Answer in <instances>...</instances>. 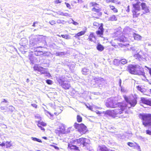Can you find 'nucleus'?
I'll use <instances>...</instances> for the list:
<instances>
[{
    "mask_svg": "<svg viewBox=\"0 0 151 151\" xmlns=\"http://www.w3.org/2000/svg\"><path fill=\"white\" fill-rule=\"evenodd\" d=\"M124 98L127 103H121V105L117 106V109L113 110L114 118L118 116L117 115L122 113L124 110L134 107L137 103V101L135 99L129 100L125 96H124Z\"/></svg>",
    "mask_w": 151,
    "mask_h": 151,
    "instance_id": "nucleus-1",
    "label": "nucleus"
},
{
    "mask_svg": "<svg viewBox=\"0 0 151 151\" xmlns=\"http://www.w3.org/2000/svg\"><path fill=\"white\" fill-rule=\"evenodd\" d=\"M140 5L141 6L142 10L144 11L143 14H145L150 12L149 7L147 6L145 3H141L139 2H137L136 3L133 4L134 9L132 12L134 17H137L140 15L141 10Z\"/></svg>",
    "mask_w": 151,
    "mask_h": 151,
    "instance_id": "nucleus-2",
    "label": "nucleus"
},
{
    "mask_svg": "<svg viewBox=\"0 0 151 151\" xmlns=\"http://www.w3.org/2000/svg\"><path fill=\"white\" fill-rule=\"evenodd\" d=\"M128 70L129 72L132 74L145 76V73L143 69L138 65H129L128 66Z\"/></svg>",
    "mask_w": 151,
    "mask_h": 151,
    "instance_id": "nucleus-3",
    "label": "nucleus"
},
{
    "mask_svg": "<svg viewBox=\"0 0 151 151\" xmlns=\"http://www.w3.org/2000/svg\"><path fill=\"white\" fill-rule=\"evenodd\" d=\"M139 116L142 120V124L145 127L151 126V114H141Z\"/></svg>",
    "mask_w": 151,
    "mask_h": 151,
    "instance_id": "nucleus-4",
    "label": "nucleus"
},
{
    "mask_svg": "<svg viewBox=\"0 0 151 151\" xmlns=\"http://www.w3.org/2000/svg\"><path fill=\"white\" fill-rule=\"evenodd\" d=\"M93 80L95 83L93 84V85L100 88L102 87L106 83V81L101 77H98L94 78Z\"/></svg>",
    "mask_w": 151,
    "mask_h": 151,
    "instance_id": "nucleus-5",
    "label": "nucleus"
},
{
    "mask_svg": "<svg viewBox=\"0 0 151 151\" xmlns=\"http://www.w3.org/2000/svg\"><path fill=\"white\" fill-rule=\"evenodd\" d=\"M106 106L108 108H116L121 105V103H117L113 98L108 99L105 104Z\"/></svg>",
    "mask_w": 151,
    "mask_h": 151,
    "instance_id": "nucleus-6",
    "label": "nucleus"
},
{
    "mask_svg": "<svg viewBox=\"0 0 151 151\" xmlns=\"http://www.w3.org/2000/svg\"><path fill=\"white\" fill-rule=\"evenodd\" d=\"M79 145H82L83 147H88L89 145V140L88 139L81 138L75 140Z\"/></svg>",
    "mask_w": 151,
    "mask_h": 151,
    "instance_id": "nucleus-7",
    "label": "nucleus"
},
{
    "mask_svg": "<svg viewBox=\"0 0 151 151\" xmlns=\"http://www.w3.org/2000/svg\"><path fill=\"white\" fill-rule=\"evenodd\" d=\"M74 126L81 134L85 133L87 131L86 127L83 124H80L75 123L74 124Z\"/></svg>",
    "mask_w": 151,
    "mask_h": 151,
    "instance_id": "nucleus-8",
    "label": "nucleus"
},
{
    "mask_svg": "<svg viewBox=\"0 0 151 151\" xmlns=\"http://www.w3.org/2000/svg\"><path fill=\"white\" fill-rule=\"evenodd\" d=\"M63 76L59 77L58 79V81L63 88L65 89H68L70 87V84L65 81V80Z\"/></svg>",
    "mask_w": 151,
    "mask_h": 151,
    "instance_id": "nucleus-9",
    "label": "nucleus"
},
{
    "mask_svg": "<svg viewBox=\"0 0 151 151\" xmlns=\"http://www.w3.org/2000/svg\"><path fill=\"white\" fill-rule=\"evenodd\" d=\"M34 70H37L40 72L41 74H46L47 76H48L50 74L48 73L46 71L45 69L42 67H40L37 66H35L34 67Z\"/></svg>",
    "mask_w": 151,
    "mask_h": 151,
    "instance_id": "nucleus-10",
    "label": "nucleus"
},
{
    "mask_svg": "<svg viewBox=\"0 0 151 151\" xmlns=\"http://www.w3.org/2000/svg\"><path fill=\"white\" fill-rule=\"evenodd\" d=\"M68 149L72 151H80L78 149V147L76 146L73 145L72 143V142L69 143L68 144Z\"/></svg>",
    "mask_w": 151,
    "mask_h": 151,
    "instance_id": "nucleus-11",
    "label": "nucleus"
},
{
    "mask_svg": "<svg viewBox=\"0 0 151 151\" xmlns=\"http://www.w3.org/2000/svg\"><path fill=\"white\" fill-rule=\"evenodd\" d=\"M141 101L144 104L151 106V99L145 98H141Z\"/></svg>",
    "mask_w": 151,
    "mask_h": 151,
    "instance_id": "nucleus-12",
    "label": "nucleus"
},
{
    "mask_svg": "<svg viewBox=\"0 0 151 151\" xmlns=\"http://www.w3.org/2000/svg\"><path fill=\"white\" fill-rule=\"evenodd\" d=\"M55 132L57 134H58L59 135L61 134L65 133V128L63 125H61V127H59V130H55Z\"/></svg>",
    "mask_w": 151,
    "mask_h": 151,
    "instance_id": "nucleus-13",
    "label": "nucleus"
},
{
    "mask_svg": "<svg viewBox=\"0 0 151 151\" xmlns=\"http://www.w3.org/2000/svg\"><path fill=\"white\" fill-rule=\"evenodd\" d=\"M103 112L105 114H107L109 116L114 118V111L113 110H108L106 111H104Z\"/></svg>",
    "mask_w": 151,
    "mask_h": 151,
    "instance_id": "nucleus-14",
    "label": "nucleus"
},
{
    "mask_svg": "<svg viewBox=\"0 0 151 151\" xmlns=\"http://www.w3.org/2000/svg\"><path fill=\"white\" fill-rule=\"evenodd\" d=\"M96 38L94 33L93 32H91L87 40L89 41L94 42Z\"/></svg>",
    "mask_w": 151,
    "mask_h": 151,
    "instance_id": "nucleus-15",
    "label": "nucleus"
},
{
    "mask_svg": "<svg viewBox=\"0 0 151 151\" xmlns=\"http://www.w3.org/2000/svg\"><path fill=\"white\" fill-rule=\"evenodd\" d=\"M104 29L103 26H101L99 29V30L96 31V33L97 35H100V36L102 35L103 33Z\"/></svg>",
    "mask_w": 151,
    "mask_h": 151,
    "instance_id": "nucleus-16",
    "label": "nucleus"
},
{
    "mask_svg": "<svg viewBox=\"0 0 151 151\" xmlns=\"http://www.w3.org/2000/svg\"><path fill=\"white\" fill-rule=\"evenodd\" d=\"M38 40V38H36L31 40L30 41V44L32 46H35V45H36L38 43V42L37 41Z\"/></svg>",
    "mask_w": 151,
    "mask_h": 151,
    "instance_id": "nucleus-17",
    "label": "nucleus"
},
{
    "mask_svg": "<svg viewBox=\"0 0 151 151\" xmlns=\"http://www.w3.org/2000/svg\"><path fill=\"white\" fill-rule=\"evenodd\" d=\"M98 151H109L107 148L104 145L99 146Z\"/></svg>",
    "mask_w": 151,
    "mask_h": 151,
    "instance_id": "nucleus-18",
    "label": "nucleus"
},
{
    "mask_svg": "<svg viewBox=\"0 0 151 151\" xmlns=\"http://www.w3.org/2000/svg\"><path fill=\"white\" fill-rule=\"evenodd\" d=\"M82 73L84 75L88 74L90 72V71L88 69L85 68L82 69Z\"/></svg>",
    "mask_w": 151,
    "mask_h": 151,
    "instance_id": "nucleus-19",
    "label": "nucleus"
},
{
    "mask_svg": "<svg viewBox=\"0 0 151 151\" xmlns=\"http://www.w3.org/2000/svg\"><path fill=\"white\" fill-rule=\"evenodd\" d=\"M34 47V50L35 52V55H36L37 56H38V55H40V54H39L40 53L42 52V51H40V50H38L37 49V48H38L39 47Z\"/></svg>",
    "mask_w": 151,
    "mask_h": 151,
    "instance_id": "nucleus-20",
    "label": "nucleus"
},
{
    "mask_svg": "<svg viewBox=\"0 0 151 151\" xmlns=\"http://www.w3.org/2000/svg\"><path fill=\"white\" fill-rule=\"evenodd\" d=\"M97 49L100 51H102L104 49V46L100 44H98L96 47Z\"/></svg>",
    "mask_w": 151,
    "mask_h": 151,
    "instance_id": "nucleus-21",
    "label": "nucleus"
},
{
    "mask_svg": "<svg viewBox=\"0 0 151 151\" xmlns=\"http://www.w3.org/2000/svg\"><path fill=\"white\" fill-rule=\"evenodd\" d=\"M67 54V52H58L55 53L56 56H62Z\"/></svg>",
    "mask_w": 151,
    "mask_h": 151,
    "instance_id": "nucleus-22",
    "label": "nucleus"
},
{
    "mask_svg": "<svg viewBox=\"0 0 151 151\" xmlns=\"http://www.w3.org/2000/svg\"><path fill=\"white\" fill-rule=\"evenodd\" d=\"M57 13L58 14L65 16L68 17L70 16V14L68 13H64L61 11H58L57 12Z\"/></svg>",
    "mask_w": 151,
    "mask_h": 151,
    "instance_id": "nucleus-23",
    "label": "nucleus"
},
{
    "mask_svg": "<svg viewBox=\"0 0 151 151\" xmlns=\"http://www.w3.org/2000/svg\"><path fill=\"white\" fill-rule=\"evenodd\" d=\"M133 37L135 40H141L142 38V37L140 35L136 34H134L133 35Z\"/></svg>",
    "mask_w": 151,
    "mask_h": 151,
    "instance_id": "nucleus-24",
    "label": "nucleus"
},
{
    "mask_svg": "<svg viewBox=\"0 0 151 151\" xmlns=\"http://www.w3.org/2000/svg\"><path fill=\"white\" fill-rule=\"evenodd\" d=\"M86 32V31L84 30L81 31L76 34L75 37H77L83 35H84Z\"/></svg>",
    "mask_w": 151,
    "mask_h": 151,
    "instance_id": "nucleus-25",
    "label": "nucleus"
},
{
    "mask_svg": "<svg viewBox=\"0 0 151 151\" xmlns=\"http://www.w3.org/2000/svg\"><path fill=\"white\" fill-rule=\"evenodd\" d=\"M109 20L111 21H116L117 20V18L115 15H112L109 17Z\"/></svg>",
    "mask_w": 151,
    "mask_h": 151,
    "instance_id": "nucleus-26",
    "label": "nucleus"
},
{
    "mask_svg": "<svg viewBox=\"0 0 151 151\" xmlns=\"http://www.w3.org/2000/svg\"><path fill=\"white\" fill-rule=\"evenodd\" d=\"M120 60L116 59H115L113 61L114 64L116 65H118L120 64Z\"/></svg>",
    "mask_w": 151,
    "mask_h": 151,
    "instance_id": "nucleus-27",
    "label": "nucleus"
},
{
    "mask_svg": "<svg viewBox=\"0 0 151 151\" xmlns=\"http://www.w3.org/2000/svg\"><path fill=\"white\" fill-rule=\"evenodd\" d=\"M55 111L56 112H55L54 114L55 115H58L62 112V110L59 108H57L55 109Z\"/></svg>",
    "mask_w": 151,
    "mask_h": 151,
    "instance_id": "nucleus-28",
    "label": "nucleus"
},
{
    "mask_svg": "<svg viewBox=\"0 0 151 151\" xmlns=\"http://www.w3.org/2000/svg\"><path fill=\"white\" fill-rule=\"evenodd\" d=\"M134 57L135 58L137 59L139 61H140L141 59H142L141 55L139 53H137L134 55Z\"/></svg>",
    "mask_w": 151,
    "mask_h": 151,
    "instance_id": "nucleus-29",
    "label": "nucleus"
},
{
    "mask_svg": "<svg viewBox=\"0 0 151 151\" xmlns=\"http://www.w3.org/2000/svg\"><path fill=\"white\" fill-rule=\"evenodd\" d=\"M119 40L121 42H124L126 40V38L124 36H122L119 39Z\"/></svg>",
    "mask_w": 151,
    "mask_h": 151,
    "instance_id": "nucleus-30",
    "label": "nucleus"
},
{
    "mask_svg": "<svg viewBox=\"0 0 151 151\" xmlns=\"http://www.w3.org/2000/svg\"><path fill=\"white\" fill-rule=\"evenodd\" d=\"M110 7L111 10H112L114 12L116 13L117 12V9L115 8L114 6L110 5Z\"/></svg>",
    "mask_w": 151,
    "mask_h": 151,
    "instance_id": "nucleus-31",
    "label": "nucleus"
},
{
    "mask_svg": "<svg viewBox=\"0 0 151 151\" xmlns=\"http://www.w3.org/2000/svg\"><path fill=\"white\" fill-rule=\"evenodd\" d=\"M120 64H125L127 63V60L125 59H123L120 60Z\"/></svg>",
    "mask_w": 151,
    "mask_h": 151,
    "instance_id": "nucleus-32",
    "label": "nucleus"
},
{
    "mask_svg": "<svg viewBox=\"0 0 151 151\" xmlns=\"http://www.w3.org/2000/svg\"><path fill=\"white\" fill-rule=\"evenodd\" d=\"M31 139L33 141H37L39 142H42V141L39 139L35 137H31Z\"/></svg>",
    "mask_w": 151,
    "mask_h": 151,
    "instance_id": "nucleus-33",
    "label": "nucleus"
},
{
    "mask_svg": "<svg viewBox=\"0 0 151 151\" xmlns=\"http://www.w3.org/2000/svg\"><path fill=\"white\" fill-rule=\"evenodd\" d=\"M12 143L11 142L7 141L6 144V146L7 148H9L12 146Z\"/></svg>",
    "mask_w": 151,
    "mask_h": 151,
    "instance_id": "nucleus-34",
    "label": "nucleus"
},
{
    "mask_svg": "<svg viewBox=\"0 0 151 151\" xmlns=\"http://www.w3.org/2000/svg\"><path fill=\"white\" fill-rule=\"evenodd\" d=\"M61 36L62 37L64 38L65 39H70V36L68 35H61Z\"/></svg>",
    "mask_w": 151,
    "mask_h": 151,
    "instance_id": "nucleus-35",
    "label": "nucleus"
},
{
    "mask_svg": "<svg viewBox=\"0 0 151 151\" xmlns=\"http://www.w3.org/2000/svg\"><path fill=\"white\" fill-rule=\"evenodd\" d=\"M77 121L78 122H81L82 121V118L79 115H78L77 117Z\"/></svg>",
    "mask_w": 151,
    "mask_h": 151,
    "instance_id": "nucleus-36",
    "label": "nucleus"
},
{
    "mask_svg": "<svg viewBox=\"0 0 151 151\" xmlns=\"http://www.w3.org/2000/svg\"><path fill=\"white\" fill-rule=\"evenodd\" d=\"M92 11H94V12H95L96 13H99L100 11V10L99 9H96L95 7L93 8L92 9Z\"/></svg>",
    "mask_w": 151,
    "mask_h": 151,
    "instance_id": "nucleus-37",
    "label": "nucleus"
},
{
    "mask_svg": "<svg viewBox=\"0 0 151 151\" xmlns=\"http://www.w3.org/2000/svg\"><path fill=\"white\" fill-rule=\"evenodd\" d=\"M45 114L48 116H49V115H50V116H52V115L48 111H47L45 110Z\"/></svg>",
    "mask_w": 151,
    "mask_h": 151,
    "instance_id": "nucleus-38",
    "label": "nucleus"
},
{
    "mask_svg": "<svg viewBox=\"0 0 151 151\" xmlns=\"http://www.w3.org/2000/svg\"><path fill=\"white\" fill-rule=\"evenodd\" d=\"M38 124H40V125L43 126H45L46 125V123L42 122H39L38 123Z\"/></svg>",
    "mask_w": 151,
    "mask_h": 151,
    "instance_id": "nucleus-39",
    "label": "nucleus"
},
{
    "mask_svg": "<svg viewBox=\"0 0 151 151\" xmlns=\"http://www.w3.org/2000/svg\"><path fill=\"white\" fill-rule=\"evenodd\" d=\"M9 109L11 112H13L15 109V108L12 106H9Z\"/></svg>",
    "mask_w": 151,
    "mask_h": 151,
    "instance_id": "nucleus-40",
    "label": "nucleus"
},
{
    "mask_svg": "<svg viewBox=\"0 0 151 151\" xmlns=\"http://www.w3.org/2000/svg\"><path fill=\"white\" fill-rule=\"evenodd\" d=\"M46 83L49 85H51L52 83V81L50 80L47 79L46 80Z\"/></svg>",
    "mask_w": 151,
    "mask_h": 151,
    "instance_id": "nucleus-41",
    "label": "nucleus"
},
{
    "mask_svg": "<svg viewBox=\"0 0 151 151\" xmlns=\"http://www.w3.org/2000/svg\"><path fill=\"white\" fill-rule=\"evenodd\" d=\"M90 4V6H96L98 5L96 3L94 2H91Z\"/></svg>",
    "mask_w": 151,
    "mask_h": 151,
    "instance_id": "nucleus-42",
    "label": "nucleus"
},
{
    "mask_svg": "<svg viewBox=\"0 0 151 151\" xmlns=\"http://www.w3.org/2000/svg\"><path fill=\"white\" fill-rule=\"evenodd\" d=\"M115 0H106V2L107 3H109L110 2L114 3Z\"/></svg>",
    "mask_w": 151,
    "mask_h": 151,
    "instance_id": "nucleus-43",
    "label": "nucleus"
},
{
    "mask_svg": "<svg viewBox=\"0 0 151 151\" xmlns=\"http://www.w3.org/2000/svg\"><path fill=\"white\" fill-rule=\"evenodd\" d=\"M137 89L140 91L141 92H143L144 91V90L143 88H141V87L138 86L137 87Z\"/></svg>",
    "mask_w": 151,
    "mask_h": 151,
    "instance_id": "nucleus-44",
    "label": "nucleus"
},
{
    "mask_svg": "<svg viewBox=\"0 0 151 151\" xmlns=\"http://www.w3.org/2000/svg\"><path fill=\"white\" fill-rule=\"evenodd\" d=\"M49 23H50L51 25H53L55 24V22L54 20H52L50 21L49 22Z\"/></svg>",
    "mask_w": 151,
    "mask_h": 151,
    "instance_id": "nucleus-45",
    "label": "nucleus"
},
{
    "mask_svg": "<svg viewBox=\"0 0 151 151\" xmlns=\"http://www.w3.org/2000/svg\"><path fill=\"white\" fill-rule=\"evenodd\" d=\"M133 145V143L132 142H128L127 143V145L130 147H133L134 146Z\"/></svg>",
    "mask_w": 151,
    "mask_h": 151,
    "instance_id": "nucleus-46",
    "label": "nucleus"
},
{
    "mask_svg": "<svg viewBox=\"0 0 151 151\" xmlns=\"http://www.w3.org/2000/svg\"><path fill=\"white\" fill-rule=\"evenodd\" d=\"M64 20H62L60 19H58L57 21V22L58 24L62 23V22H64Z\"/></svg>",
    "mask_w": 151,
    "mask_h": 151,
    "instance_id": "nucleus-47",
    "label": "nucleus"
},
{
    "mask_svg": "<svg viewBox=\"0 0 151 151\" xmlns=\"http://www.w3.org/2000/svg\"><path fill=\"white\" fill-rule=\"evenodd\" d=\"M37 125L41 130L42 131L45 130V129L43 127L41 126L40 125V124H38Z\"/></svg>",
    "mask_w": 151,
    "mask_h": 151,
    "instance_id": "nucleus-48",
    "label": "nucleus"
},
{
    "mask_svg": "<svg viewBox=\"0 0 151 151\" xmlns=\"http://www.w3.org/2000/svg\"><path fill=\"white\" fill-rule=\"evenodd\" d=\"M61 1H59V0H57L55 1H54V3L55 4H58L59 3H61Z\"/></svg>",
    "mask_w": 151,
    "mask_h": 151,
    "instance_id": "nucleus-49",
    "label": "nucleus"
},
{
    "mask_svg": "<svg viewBox=\"0 0 151 151\" xmlns=\"http://www.w3.org/2000/svg\"><path fill=\"white\" fill-rule=\"evenodd\" d=\"M72 21L73 22H72V23L74 25H77L78 24V22L74 21L73 20H72Z\"/></svg>",
    "mask_w": 151,
    "mask_h": 151,
    "instance_id": "nucleus-50",
    "label": "nucleus"
},
{
    "mask_svg": "<svg viewBox=\"0 0 151 151\" xmlns=\"http://www.w3.org/2000/svg\"><path fill=\"white\" fill-rule=\"evenodd\" d=\"M31 105L33 107L36 108H37V105L35 104H32Z\"/></svg>",
    "mask_w": 151,
    "mask_h": 151,
    "instance_id": "nucleus-51",
    "label": "nucleus"
},
{
    "mask_svg": "<svg viewBox=\"0 0 151 151\" xmlns=\"http://www.w3.org/2000/svg\"><path fill=\"white\" fill-rule=\"evenodd\" d=\"M146 133L147 134L151 135V131L149 130H147Z\"/></svg>",
    "mask_w": 151,
    "mask_h": 151,
    "instance_id": "nucleus-52",
    "label": "nucleus"
},
{
    "mask_svg": "<svg viewBox=\"0 0 151 151\" xmlns=\"http://www.w3.org/2000/svg\"><path fill=\"white\" fill-rule=\"evenodd\" d=\"M65 4L66 5L67 7L69 8H70V6L69 4L66 2H65Z\"/></svg>",
    "mask_w": 151,
    "mask_h": 151,
    "instance_id": "nucleus-53",
    "label": "nucleus"
},
{
    "mask_svg": "<svg viewBox=\"0 0 151 151\" xmlns=\"http://www.w3.org/2000/svg\"><path fill=\"white\" fill-rule=\"evenodd\" d=\"M93 25L94 26H96V27H98L99 26V24L96 22H94L93 23Z\"/></svg>",
    "mask_w": 151,
    "mask_h": 151,
    "instance_id": "nucleus-54",
    "label": "nucleus"
},
{
    "mask_svg": "<svg viewBox=\"0 0 151 151\" xmlns=\"http://www.w3.org/2000/svg\"><path fill=\"white\" fill-rule=\"evenodd\" d=\"M126 11L128 12H129V5L127 6V9L126 10Z\"/></svg>",
    "mask_w": 151,
    "mask_h": 151,
    "instance_id": "nucleus-55",
    "label": "nucleus"
},
{
    "mask_svg": "<svg viewBox=\"0 0 151 151\" xmlns=\"http://www.w3.org/2000/svg\"><path fill=\"white\" fill-rule=\"evenodd\" d=\"M5 145V143H4V142H2L1 144H0V146H1L2 147L4 146Z\"/></svg>",
    "mask_w": 151,
    "mask_h": 151,
    "instance_id": "nucleus-56",
    "label": "nucleus"
},
{
    "mask_svg": "<svg viewBox=\"0 0 151 151\" xmlns=\"http://www.w3.org/2000/svg\"><path fill=\"white\" fill-rule=\"evenodd\" d=\"M38 23V22H34L33 24L32 25V26H33L34 27H35V24L36 23Z\"/></svg>",
    "mask_w": 151,
    "mask_h": 151,
    "instance_id": "nucleus-57",
    "label": "nucleus"
},
{
    "mask_svg": "<svg viewBox=\"0 0 151 151\" xmlns=\"http://www.w3.org/2000/svg\"><path fill=\"white\" fill-rule=\"evenodd\" d=\"M1 109L2 110H4L5 109V108L4 106H1Z\"/></svg>",
    "mask_w": 151,
    "mask_h": 151,
    "instance_id": "nucleus-58",
    "label": "nucleus"
},
{
    "mask_svg": "<svg viewBox=\"0 0 151 151\" xmlns=\"http://www.w3.org/2000/svg\"><path fill=\"white\" fill-rule=\"evenodd\" d=\"M2 102H5V103H7L8 102H7V101L5 99H3V101H2Z\"/></svg>",
    "mask_w": 151,
    "mask_h": 151,
    "instance_id": "nucleus-59",
    "label": "nucleus"
},
{
    "mask_svg": "<svg viewBox=\"0 0 151 151\" xmlns=\"http://www.w3.org/2000/svg\"><path fill=\"white\" fill-rule=\"evenodd\" d=\"M78 2L80 3H82L83 2V1L82 0H78Z\"/></svg>",
    "mask_w": 151,
    "mask_h": 151,
    "instance_id": "nucleus-60",
    "label": "nucleus"
},
{
    "mask_svg": "<svg viewBox=\"0 0 151 151\" xmlns=\"http://www.w3.org/2000/svg\"><path fill=\"white\" fill-rule=\"evenodd\" d=\"M87 108H88L89 109H90V110H91V109L92 108L91 107H88V106H87V105H86Z\"/></svg>",
    "mask_w": 151,
    "mask_h": 151,
    "instance_id": "nucleus-61",
    "label": "nucleus"
},
{
    "mask_svg": "<svg viewBox=\"0 0 151 151\" xmlns=\"http://www.w3.org/2000/svg\"><path fill=\"white\" fill-rule=\"evenodd\" d=\"M54 147L55 149H59L58 147L56 146H55Z\"/></svg>",
    "mask_w": 151,
    "mask_h": 151,
    "instance_id": "nucleus-62",
    "label": "nucleus"
},
{
    "mask_svg": "<svg viewBox=\"0 0 151 151\" xmlns=\"http://www.w3.org/2000/svg\"><path fill=\"white\" fill-rule=\"evenodd\" d=\"M88 151H94V150H93L92 149H89V150H88Z\"/></svg>",
    "mask_w": 151,
    "mask_h": 151,
    "instance_id": "nucleus-63",
    "label": "nucleus"
},
{
    "mask_svg": "<svg viewBox=\"0 0 151 151\" xmlns=\"http://www.w3.org/2000/svg\"><path fill=\"white\" fill-rule=\"evenodd\" d=\"M149 73L151 76V69H150L149 70Z\"/></svg>",
    "mask_w": 151,
    "mask_h": 151,
    "instance_id": "nucleus-64",
    "label": "nucleus"
}]
</instances>
